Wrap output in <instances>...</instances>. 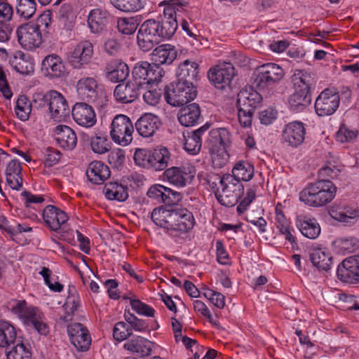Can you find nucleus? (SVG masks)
<instances>
[{"label":"nucleus","instance_id":"39","mask_svg":"<svg viewBox=\"0 0 359 359\" xmlns=\"http://www.w3.org/2000/svg\"><path fill=\"white\" fill-rule=\"evenodd\" d=\"M17 332L8 321L0 320V347L7 348L15 344Z\"/></svg>","mask_w":359,"mask_h":359},{"label":"nucleus","instance_id":"12","mask_svg":"<svg viewBox=\"0 0 359 359\" xmlns=\"http://www.w3.org/2000/svg\"><path fill=\"white\" fill-rule=\"evenodd\" d=\"M195 175V168L189 164H186L166 169L163 172V178L174 186L184 187L191 183Z\"/></svg>","mask_w":359,"mask_h":359},{"label":"nucleus","instance_id":"35","mask_svg":"<svg viewBox=\"0 0 359 359\" xmlns=\"http://www.w3.org/2000/svg\"><path fill=\"white\" fill-rule=\"evenodd\" d=\"M107 79L113 83L123 81L129 75L128 65L121 62L112 61L105 69Z\"/></svg>","mask_w":359,"mask_h":359},{"label":"nucleus","instance_id":"25","mask_svg":"<svg viewBox=\"0 0 359 359\" xmlns=\"http://www.w3.org/2000/svg\"><path fill=\"white\" fill-rule=\"evenodd\" d=\"M253 87L242 89L238 94V107L254 111L262 100V95Z\"/></svg>","mask_w":359,"mask_h":359},{"label":"nucleus","instance_id":"45","mask_svg":"<svg viewBox=\"0 0 359 359\" xmlns=\"http://www.w3.org/2000/svg\"><path fill=\"white\" fill-rule=\"evenodd\" d=\"M231 175L239 182L250 181L254 175V166L248 161H239L233 168Z\"/></svg>","mask_w":359,"mask_h":359},{"label":"nucleus","instance_id":"27","mask_svg":"<svg viewBox=\"0 0 359 359\" xmlns=\"http://www.w3.org/2000/svg\"><path fill=\"white\" fill-rule=\"evenodd\" d=\"M198 65L194 61L186 60L182 62L177 71V81L190 86H194V81L198 75Z\"/></svg>","mask_w":359,"mask_h":359},{"label":"nucleus","instance_id":"36","mask_svg":"<svg viewBox=\"0 0 359 359\" xmlns=\"http://www.w3.org/2000/svg\"><path fill=\"white\" fill-rule=\"evenodd\" d=\"M309 257L313 265L319 271H327L330 269L332 257L325 249H313L310 252Z\"/></svg>","mask_w":359,"mask_h":359},{"label":"nucleus","instance_id":"3","mask_svg":"<svg viewBox=\"0 0 359 359\" xmlns=\"http://www.w3.org/2000/svg\"><path fill=\"white\" fill-rule=\"evenodd\" d=\"M294 92L288 97L290 109L294 112L302 111L311 102V87L313 77L305 71H298L292 76Z\"/></svg>","mask_w":359,"mask_h":359},{"label":"nucleus","instance_id":"21","mask_svg":"<svg viewBox=\"0 0 359 359\" xmlns=\"http://www.w3.org/2000/svg\"><path fill=\"white\" fill-rule=\"evenodd\" d=\"M72 112L74 120L81 126L90 128L96 123L93 108L86 103H76Z\"/></svg>","mask_w":359,"mask_h":359},{"label":"nucleus","instance_id":"20","mask_svg":"<svg viewBox=\"0 0 359 359\" xmlns=\"http://www.w3.org/2000/svg\"><path fill=\"white\" fill-rule=\"evenodd\" d=\"M43 219L46 226L53 231H58L69 219L67 215L53 205H47L43 212Z\"/></svg>","mask_w":359,"mask_h":359},{"label":"nucleus","instance_id":"50","mask_svg":"<svg viewBox=\"0 0 359 359\" xmlns=\"http://www.w3.org/2000/svg\"><path fill=\"white\" fill-rule=\"evenodd\" d=\"M32 111V104L28 98L24 95H20L16 101L15 112L18 118L22 121L28 120Z\"/></svg>","mask_w":359,"mask_h":359},{"label":"nucleus","instance_id":"38","mask_svg":"<svg viewBox=\"0 0 359 359\" xmlns=\"http://www.w3.org/2000/svg\"><path fill=\"white\" fill-rule=\"evenodd\" d=\"M106 198L109 200L125 201L128 198L127 186L116 182L107 183L103 189Z\"/></svg>","mask_w":359,"mask_h":359},{"label":"nucleus","instance_id":"11","mask_svg":"<svg viewBox=\"0 0 359 359\" xmlns=\"http://www.w3.org/2000/svg\"><path fill=\"white\" fill-rule=\"evenodd\" d=\"M18 41L20 46L27 50L39 48L42 43V34L40 25L29 22L20 25L16 29Z\"/></svg>","mask_w":359,"mask_h":359},{"label":"nucleus","instance_id":"18","mask_svg":"<svg viewBox=\"0 0 359 359\" xmlns=\"http://www.w3.org/2000/svg\"><path fill=\"white\" fill-rule=\"evenodd\" d=\"M67 332L72 344L81 351H87L91 343L88 330L82 324L74 323L67 327Z\"/></svg>","mask_w":359,"mask_h":359},{"label":"nucleus","instance_id":"49","mask_svg":"<svg viewBox=\"0 0 359 359\" xmlns=\"http://www.w3.org/2000/svg\"><path fill=\"white\" fill-rule=\"evenodd\" d=\"M69 295L66 299L64 308L68 315H74L81 305V299L75 287L69 286Z\"/></svg>","mask_w":359,"mask_h":359},{"label":"nucleus","instance_id":"23","mask_svg":"<svg viewBox=\"0 0 359 359\" xmlns=\"http://www.w3.org/2000/svg\"><path fill=\"white\" fill-rule=\"evenodd\" d=\"M160 126L161 121L158 116L146 113L136 121V130L142 137H149L154 135Z\"/></svg>","mask_w":359,"mask_h":359},{"label":"nucleus","instance_id":"60","mask_svg":"<svg viewBox=\"0 0 359 359\" xmlns=\"http://www.w3.org/2000/svg\"><path fill=\"white\" fill-rule=\"evenodd\" d=\"M205 298L210 300L218 309H223L225 306V297L220 292L214 291L210 289H208L204 292Z\"/></svg>","mask_w":359,"mask_h":359},{"label":"nucleus","instance_id":"43","mask_svg":"<svg viewBox=\"0 0 359 359\" xmlns=\"http://www.w3.org/2000/svg\"><path fill=\"white\" fill-rule=\"evenodd\" d=\"M330 215L334 219L348 224L355 223L359 217V212L357 210H341L338 208H332L330 210Z\"/></svg>","mask_w":359,"mask_h":359},{"label":"nucleus","instance_id":"34","mask_svg":"<svg viewBox=\"0 0 359 359\" xmlns=\"http://www.w3.org/2000/svg\"><path fill=\"white\" fill-rule=\"evenodd\" d=\"M201 118V109L196 103L182 107L178 113L179 122L186 127L194 126Z\"/></svg>","mask_w":359,"mask_h":359},{"label":"nucleus","instance_id":"33","mask_svg":"<svg viewBox=\"0 0 359 359\" xmlns=\"http://www.w3.org/2000/svg\"><path fill=\"white\" fill-rule=\"evenodd\" d=\"M6 182L15 190H20L22 186V167L15 159L11 161L6 168Z\"/></svg>","mask_w":359,"mask_h":359},{"label":"nucleus","instance_id":"29","mask_svg":"<svg viewBox=\"0 0 359 359\" xmlns=\"http://www.w3.org/2000/svg\"><path fill=\"white\" fill-rule=\"evenodd\" d=\"M177 55L175 47L165 43L157 46L151 53V60L156 65H170Z\"/></svg>","mask_w":359,"mask_h":359},{"label":"nucleus","instance_id":"16","mask_svg":"<svg viewBox=\"0 0 359 359\" xmlns=\"http://www.w3.org/2000/svg\"><path fill=\"white\" fill-rule=\"evenodd\" d=\"M93 54V46L88 41L79 43L69 56V62L74 69H83L88 65Z\"/></svg>","mask_w":359,"mask_h":359},{"label":"nucleus","instance_id":"56","mask_svg":"<svg viewBox=\"0 0 359 359\" xmlns=\"http://www.w3.org/2000/svg\"><path fill=\"white\" fill-rule=\"evenodd\" d=\"M13 17V6L7 0H0V23H11Z\"/></svg>","mask_w":359,"mask_h":359},{"label":"nucleus","instance_id":"26","mask_svg":"<svg viewBox=\"0 0 359 359\" xmlns=\"http://www.w3.org/2000/svg\"><path fill=\"white\" fill-rule=\"evenodd\" d=\"M42 71L50 77H62L66 74V68L62 60L57 55H49L42 61Z\"/></svg>","mask_w":359,"mask_h":359},{"label":"nucleus","instance_id":"4","mask_svg":"<svg viewBox=\"0 0 359 359\" xmlns=\"http://www.w3.org/2000/svg\"><path fill=\"white\" fill-rule=\"evenodd\" d=\"M11 311L27 327L34 329L39 334L46 336L49 333L43 314L39 309L29 306L25 300L16 301L11 307Z\"/></svg>","mask_w":359,"mask_h":359},{"label":"nucleus","instance_id":"14","mask_svg":"<svg viewBox=\"0 0 359 359\" xmlns=\"http://www.w3.org/2000/svg\"><path fill=\"white\" fill-rule=\"evenodd\" d=\"M235 76V69L230 62L219 63L208 72L210 81L217 88L223 89L229 86Z\"/></svg>","mask_w":359,"mask_h":359},{"label":"nucleus","instance_id":"57","mask_svg":"<svg viewBox=\"0 0 359 359\" xmlns=\"http://www.w3.org/2000/svg\"><path fill=\"white\" fill-rule=\"evenodd\" d=\"M151 151L144 149H136V165L144 168H151Z\"/></svg>","mask_w":359,"mask_h":359},{"label":"nucleus","instance_id":"37","mask_svg":"<svg viewBox=\"0 0 359 359\" xmlns=\"http://www.w3.org/2000/svg\"><path fill=\"white\" fill-rule=\"evenodd\" d=\"M149 84H145L141 81H136V97L142 95L144 102L150 106H156L160 101L161 93L160 90L149 87Z\"/></svg>","mask_w":359,"mask_h":359},{"label":"nucleus","instance_id":"61","mask_svg":"<svg viewBox=\"0 0 359 359\" xmlns=\"http://www.w3.org/2000/svg\"><path fill=\"white\" fill-rule=\"evenodd\" d=\"M213 137L219 140V144L225 149L230 143V134L229 131L224 128H218L212 131Z\"/></svg>","mask_w":359,"mask_h":359},{"label":"nucleus","instance_id":"64","mask_svg":"<svg viewBox=\"0 0 359 359\" xmlns=\"http://www.w3.org/2000/svg\"><path fill=\"white\" fill-rule=\"evenodd\" d=\"M277 117V111L273 108H267L259 112V118L264 125L271 124Z\"/></svg>","mask_w":359,"mask_h":359},{"label":"nucleus","instance_id":"48","mask_svg":"<svg viewBox=\"0 0 359 359\" xmlns=\"http://www.w3.org/2000/svg\"><path fill=\"white\" fill-rule=\"evenodd\" d=\"M35 0H17L16 13L25 20L32 18L36 13Z\"/></svg>","mask_w":359,"mask_h":359},{"label":"nucleus","instance_id":"13","mask_svg":"<svg viewBox=\"0 0 359 359\" xmlns=\"http://www.w3.org/2000/svg\"><path fill=\"white\" fill-rule=\"evenodd\" d=\"M339 95L334 90L326 88L323 90L316 100L315 110L320 116L334 114L339 105Z\"/></svg>","mask_w":359,"mask_h":359},{"label":"nucleus","instance_id":"5","mask_svg":"<svg viewBox=\"0 0 359 359\" xmlns=\"http://www.w3.org/2000/svg\"><path fill=\"white\" fill-rule=\"evenodd\" d=\"M220 187L215 195L221 205L230 207L234 205L244 192L243 185L231 174H225L219 178Z\"/></svg>","mask_w":359,"mask_h":359},{"label":"nucleus","instance_id":"30","mask_svg":"<svg viewBox=\"0 0 359 359\" xmlns=\"http://www.w3.org/2000/svg\"><path fill=\"white\" fill-rule=\"evenodd\" d=\"M55 140L58 144L67 150L73 149L77 143L75 132L67 126L59 125L55 129Z\"/></svg>","mask_w":359,"mask_h":359},{"label":"nucleus","instance_id":"19","mask_svg":"<svg viewBox=\"0 0 359 359\" xmlns=\"http://www.w3.org/2000/svg\"><path fill=\"white\" fill-rule=\"evenodd\" d=\"M342 268L337 269V276L346 283L359 282V255L349 257L342 262Z\"/></svg>","mask_w":359,"mask_h":359},{"label":"nucleus","instance_id":"44","mask_svg":"<svg viewBox=\"0 0 359 359\" xmlns=\"http://www.w3.org/2000/svg\"><path fill=\"white\" fill-rule=\"evenodd\" d=\"M276 212V224L278 229L280 233L285 236V238L290 243H292L294 241V237L291 233L290 222L285 217L282 210L279 208V205H277L275 209Z\"/></svg>","mask_w":359,"mask_h":359},{"label":"nucleus","instance_id":"41","mask_svg":"<svg viewBox=\"0 0 359 359\" xmlns=\"http://www.w3.org/2000/svg\"><path fill=\"white\" fill-rule=\"evenodd\" d=\"M170 152L165 147H158L151 151V168L156 170H163L168 165Z\"/></svg>","mask_w":359,"mask_h":359},{"label":"nucleus","instance_id":"63","mask_svg":"<svg viewBox=\"0 0 359 359\" xmlns=\"http://www.w3.org/2000/svg\"><path fill=\"white\" fill-rule=\"evenodd\" d=\"M254 112V111L238 107V118L240 124L243 127L246 128L251 126L252 115Z\"/></svg>","mask_w":359,"mask_h":359},{"label":"nucleus","instance_id":"42","mask_svg":"<svg viewBox=\"0 0 359 359\" xmlns=\"http://www.w3.org/2000/svg\"><path fill=\"white\" fill-rule=\"evenodd\" d=\"M297 226L301 233L310 239L316 238L320 233V227L314 218H304L297 222Z\"/></svg>","mask_w":359,"mask_h":359},{"label":"nucleus","instance_id":"46","mask_svg":"<svg viewBox=\"0 0 359 359\" xmlns=\"http://www.w3.org/2000/svg\"><path fill=\"white\" fill-rule=\"evenodd\" d=\"M90 147L94 153L103 154L109 151L111 143L105 135L98 133L91 137Z\"/></svg>","mask_w":359,"mask_h":359},{"label":"nucleus","instance_id":"58","mask_svg":"<svg viewBox=\"0 0 359 359\" xmlns=\"http://www.w3.org/2000/svg\"><path fill=\"white\" fill-rule=\"evenodd\" d=\"M158 25L157 22L154 20H148L140 26L138 33L158 38Z\"/></svg>","mask_w":359,"mask_h":359},{"label":"nucleus","instance_id":"59","mask_svg":"<svg viewBox=\"0 0 359 359\" xmlns=\"http://www.w3.org/2000/svg\"><path fill=\"white\" fill-rule=\"evenodd\" d=\"M108 163L113 167L118 168L125 161V152L118 148L112 150L107 156Z\"/></svg>","mask_w":359,"mask_h":359},{"label":"nucleus","instance_id":"55","mask_svg":"<svg viewBox=\"0 0 359 359\" xmlns=\"http://www.w3.org/2000/svg\"><path fill=\"white\" fill-rule=\"evenodd\" d=\"M136 38L138 46L143 52L151 50L155 44L159 43L158 38H154L140 33L137 34Z\"/></svg>","mask_w":359,"mask_h":359},{"label":"nucleus","instance_id":"6","mask_svg":"<svg viewBox=\"0 0 359 359\" xmlns=\"http://www.w3.org/2000/svg\"><path fill=\"white\" fill-rule=\"evenodd\" d=\"M165 2L163 18L158 25V36L170 39L175 33L177 27V13L182 9L184 4L178 0H170Z\"/></svg>","mask_w":359,"mask_h":359},{"label":"nucleus","instance_id":"32","mask_svg":"<svg viewBox=\"0 0 359 359\" xmlns=\"http://www.w3.org/2000/svg\"><path fill=\"white\" fill-rule=\"evenodd\" d=\"M110 15L105 10L95 8L91 10L88 16V25L91 32L99 33L109 22Z\"/></svg>","mask_w":359,"mask_h":359},{"label":"nucleus","instance_id":"22","mask_svg":"<svg viewBox=\"0 0 359 359\" xmlns=\"http://www.w3.org/2000/svg\"><path fill=\"white\" fill-rule=\"evenodd\" d=\"M11 66L22 75H30L34 71V62L30 55L22 51H15L9 60Z\"/></svg>","mask_w":359,"mask_h":359},{"label":"nucleus","instance_id":"40","mask_svg":"<svg viewBox=\"0 0 359 359\" xmlns=\"http://www.w3.org/2000/svg\"><path fill=\"white\" fill-rule=\"evenodd\" d=\"M114 95L119 102H133L135 100V83L132 81L119 83L114 89Z\"/></svg>","mask_w":359,"mask_h":359},{"label":"nucleus","instance_id":"53","mask_svg":"<svg viewBox=\"0 0 359 359\" xmlns=\"http://www.w3.org/2000/svg\"><path fill=\"white\" fill-rule=\"evenodd\" d=\"M152 343L149 340L136 336V357L144 358L151 355Z\"/></svg>","mask_w":359,"mask_h":359},{"label":"nucleus","instance_id":"2","mask_svg":"<svg viewBox=\"0 0 359 359\" xmlns=\"http://www.w3.org/2000/svg\"><path fill=\"white\" fill-rule=\"evenodd\" d=\"M337 187L329 180L309 184L299 194V200L306 205L319 208L330 203L335 197Z\"/></svg>","mask_w":359,"mask_h":359},{"label":"nucleus","instance_id":"17","mask_svg":"<svg viewBox=\"0 0 359 359\" xmlns=\"http://www.w3.org/2000/svg\"><path fill=\"white\" fill-rule=\"evenodd\" d=\"M147 194L149 198L166 205L177 204L182 198L181 193L159 184L152 185Z\"/></svg>","mask_w":359,"mask_h":359},{"label":"nucleus","instance_id":"28","mask_svg":"<svg viewBox=\"0 0 359 359\" xmlns=\"http://www.w3.org/2000/svg\"><path fill=\"white\" fill-rule=\"evenodd\" d=\"M210 126L205 124L191 133H187V135L184 133V149L190 154H198L202 144V136L208 130Z\"/></svg>","mask_w":359,"mask_h":359},{"label":"nucleus","instance_id":"52","mask_svg":"<svg viewBox=\"0 0 359 359\" xmlns=\"http://www.w3.org/2000/svg\"><path fill=\"white\" fill-rule=\"evenodd\" d=\"M134 325L125 322L117 323L113 330V335L116 340L122 341L133 334Z\"/></svg>","mask_w":359,"mask_h":359},{"label":"nucleus","instance_id":"24","mask_svg":"<svg viewBox=\"0 0 359 359\" xmlns=\"http://www.w3.org/2000/svg\"><path fill=\"white\" fill-rule=\"evenodd\" d=\"M305 135V128L301 122L294 121L286 125L283 133L284 140L292 147L300 145Z\"/></svg>","mask_w":359,"mask_h":359},{"label":"nucleus","instance_id":"31","mask_svg":"<svg viewBox=\"0 0 359 359\" xmlns=\"http://www.w3.org/2000/svg\"><path fill=\"white\" fill-rule=\"evenodd\" d=\"M110 175L109 168L101 161L90 163L86 170L88 180L95 184H102Z\"/></svg>","mask_w":359,"mask_h":359},{"label":"nucleus","instance_id":"51","mask_svg":"<svg viewBox=\"0 0 359 359\" xmlns=\"http://www.w3.org/2000/svg\"><path fill=\"white\" fill-rule=\"evenodd\" d=\"M358 131L345 124H341L336 133V139L341 143L351 142L356 139Z\"/></svg>","mask_w":359,"mask_h":359},{"label":"nucleus","instance_id":"62","mask_svg":"<svg viewBox=\"0 0 359 359\" xmlns=\"http://www.w3.org/2000/svg\"><path fill=\"white\" fill-rule=\"evenodd\" d=\"M161 65L151 64V68L149 69V74L148 76V81L144 82L145 84H150L154 81L161 80L164 74L163 69L160 67Z\"/></svg>","mask_w":359,"mask_h":359},{"label":"nucleus","instance_id":"15","mask_svg":"<svg viewBox=\"0 0 359 359\" xmlns=\"http://www.w3.org/2000/svg\"><path fill=\"white\" fill-rule=\"evenodd\" d=\"M45 102H48L51 117L55 121H61L69 114V108L65 97L55 90H50L46 94Z\"/></svg>","mask_w":359,"mask_h":359},{"label":"nucleus","instance_id":"7","mask_svg":"<svg viewBox=\"0 0 359 359\" xmlns=\"http://www.w3.org/2000/svg\"><path fill=\"white\" fill-rule=\"evenodd\" d=\"M76 91L82 100L97 108H103L108 102L105 93L98 89L96 80L92 77L80 79L76 83Z\"/></svg>","mask_w":359,"mask_h":359},{"label":"nucleus","instance_id":"9","mask_svg":"<svg viewBox=\"0 0 359 359\" xmlns=\"http://www.w3.org/2000/svg\"><path fill=\"white\" fill-rule=\"evenodd\" d=\"M197 91L194 86L189 87L177 81L165 86L164 97L168 104L173 107H180L194 100Z\"/></svg>","mask_w":359,"mask_h":359},{"label":"nucleus","instance_id":"54","mask_svg":"<svg viewBox=\"0 0 359 359\" xmlns=\"http://www.w3.org/2000/svg\"><path fill=\"white\" fill-rule=\"evenodd\" d=\"M118 31L126 35H131L135 32V19L133 17H123L118 20Z\"/></svg>","mask_w":359,"mask_h":359},{"label":"nucleus","instance_id":"8","mask_svg":"<svg viewBox=\"0 0 359 359\" xmlns=\"http://www.w3.org/2000/svg\"><path fill=\"white\" fill-rule=\"evenodd\" d=\"M283 76V69L279 65L266 63L256 69L252 85L259 90H264L280 81Z\"/></svg>","mask_w":359,"mask_h":359},{"label":"nucleus","instance_id":"10","mask_svg":"<svg viewBox=\"0 0 359 359\" xmlns=\"http://www.w3.org/2000/svg\"><path fill=\"white\" fill-rule=\"evenodd\" d=\"M134 128L131 120L126 115H116L111 123L110 136L117 144L127 146L133 141Z\"/></svg>","mask_w":359,"mask_h":359},{"label":"nucleus","instance_id":"1","mask_svg":"<svg viewBox=\"0 0 359 359\" xmlns=\"http://www.w3.org/2000/svg\"><path fill=\"white\" fill-rule=\"evenodd\" d=\"M151 217L154 223L168 231L187 233L195 225L193 213L187 208L175 207L167 209L160 207L154 209Z\"/></svg>","mask_w":359,"mask_h":359},{"label":"nucleus","instance_id":"47","mask_svg":"<svg viewBox=\"0 0 359 359\" xmlns=\"http://www.w3.org/2000/svg\"><path fill=\"white\" fill-rule=\"evenodd\" d=\"M15 343L6 353L7 359H31L32 353L29 347L19 339H17Z\"/></svg>","mask_w":359,"mask_h":359}]
</instances>
